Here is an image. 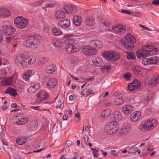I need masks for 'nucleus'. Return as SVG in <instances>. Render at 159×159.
Returning <instances> with one entry per match:
<instances>
[{"instance_id":"nucleus-50","label":"nucleus","mask_w":159,"mask_h":159,"mask_svg":"<svg viewBox=\"0 0 159 159\" xmlns=\"http://www.w3.org/2000/svg\"><path fill=\"white\" fill-rule=\"evenodd\" d=\"M58 102L57 103V108H62L64 107V104L63 102L62 101H61V100L59 99L58 101Z\"/></svg>"},{"instance_id":"nucleus-11","label":"nucleus","mask_w":159,"mask_h":159,"mask_svg":"<svg viewBox=\"0 0 159 159\" xmlns=\"http://www.w3.org/2000/svg\"><path fill=\"white\" fill-rule=\"evenodd\" d=\"M82 50L83 52L86 55H94L97 53V50L95 49L88 46L84 47Z\"/></svg>"},{"instance_id":"nucleus-2","label":"nucleus","mask_w":159,"mask_h":159,"mask_svg":"<svg viewBox=\"0 0 159 159\" xmlns=\"http://www.w3.org/2000/svg\"><path fill=\"white\" fill-rule=\"evenodd\" d=\"M119 128L118 123L114 121L107 123L104 127V130L107 134L112 135L116 133Z\"/></svg>"},{"instance_id":"nucleus-43","label":"nucleus","mask_w":159,"mask_h":159,"mask_svg":"<svg viewBox=\"0 0 159 159\" xmlns=\"http://www.w3.org/2000/svg\"><path fill=\"white\" fill-rule=\"evenodd\" d=\"M11 13L10 11L4 8L2 17H9L11 15Z\"/></svg>"},{"instance_id":"nucleus-58","label":"nucleus","mask_w":159,"mask_h":159,"mask_svg":"<svg viewBox=\"0 0 159 159\" xmlns=\"http://www.w3.org/2000/svg\"><path fill=\"white\" fill-rule=\"evenodd\" d=\"M48 61V59L44 57H42L40 60V62L41 64H43L47 62Z\"/></svg>"},{"instance_id":"nucleus-53","label":"nucleus","mask_w":159,"mask_h":159,"mask_svg":"<svg viewBox=\"0 0 159 159\" xmlns=\"http://www.w3.org/2000/svg\"><path fill=\"white\" fill-rule=\"evenodd\" d=\"M135 85H133L131 84H129L128 86V89L130 91H134L138 89L136 87Z\"/></svg>"},{"instance_id":"nucleus-51","label":"nucleus","mask_w":159,"mask_h":159,"mask_svg":"<svg viewBox=\"0 0 159 159\" xmlns=\"http://www.w3.org/2000/svg\"><path fill=\"white\" fill-rule=\"evenodd\" d=\"M84 138L86 144L89 145L90 147H91L92 146V144L90 143V141L88 136H86L85 137H84Z\"/></svg>"},{"instance_id":"nucleus-16","label":"nucleus","mask_w":159,"mask_h":159,"mask_svg":"<svg viewBox=\"0 0 159 159\" xmlns=\"http://www.w3.org/2000/svg\"><path fill=\"white\" fill-rule=\"evenodd\" d=\"M40 88L39 85L37 84H32L28 89V92L30 93H35Z\"/></svg>"},{"instance_id":"nucleus-26","label":"nucleus","mask_w":159,"mask_h":159,"mask_svg":"<svg viewBox=\"0 0 159 159\" xmlns=\"http://www.w3.org/2000/svg\"><path fill=\"white\" fill-rule=\"evenodd\" d=\"M34 41L35 39L34 37H30L24 42V44L26 47H30L32 44H35V43H34Z\"/></svg>"},{"instance_id":"nucleus-42","label":"nucleus","mask_w":159,"mask_h":159,"mask_svg":"<svg viewBox=\"0 0 159 159\" xmlns=\"http://www.w3.org/2000/svg\"><path fill=\"white\" fill-rule=\"evenodd\" d=\"M24 55L23 54H19L16 57L15 61L17 63H21V62L23 60Z\"/></svg>"},{"instance_id":"nucleus-37","label":"nucleus","mask_w":159,"mask_h":159,"mask_svg":"<svg viewBox=\"0 0 159 159\" xmlns=\"http://www.w3.org/2000/svg\"><path fill=\"white\" fill-rule=\"evenodd\" d=\"M94 66H99L102 63V58L98 57H94Z\"/></svg>"},{"instance_id":"nucleus-32","label":"nucleus","mask_w":159,"mask_h":159,"mask_svg":"<svg viewBox=\"0 0 159 159\" xmlns=\"http://www.w3.org/2000/svg\"><path fill=\"white\" fill-rule=\"evenodd\" d=\"M112 115L116 120L119 121L121 119V114L119 111H115L112 114Z\"/></svg>"},{"instance_id":"nucleus-18","label":"nucleus","mask_w":159,"mask_h":159,"mask_svg":"<svg viewBox=\"0 0 159 159\" xmlns=\"http://www.w3.org/2000/svg\"><path fill=\"white\" fill-rule=\"evenodd\" d=\"M146 47L148 48V56L155 55L157 52V49L153 46L148 45Z\"/></svg>"},{"instance_id":"nucleus-54","label":"nucleus","mask_w":159,"mask_h":159,"mask_svg":"<svg viewBox=\"0 0 159 159\" xmlns=\"http://www.w3.org/2000/svg\"><path fill=\"white\" fill-rule=\"evenodd\" d=\"M54 44L56 46L60 47L62 46V43L61 41L58 40L54 42Z\"/></svg>"},{"instance_id":"nucleus-19","label":"nucleus","mask_w":159,"mask_h":159,"mask_svg":"<svg viewBox=\"0 0 159 159\" xmlns=\"http://www.w3.org/2000/svg\"><path fill=\"white\" fill-rule=\"evenodd\" d=\"M70 25V21L66 20H61L58 22V26L61 28H66L68 27Z\"/></svg>"},{"instance_id":"nucleus-27","label":"nucleus","mask_w":159,"mask_h":159,"mask_svg":"<svg viewBox=\"0 0 159 159\" xmlns=\"http://www.w3.org/2000/svg\"><path fill=\"white\" fill-rule=\"evenodd\" d=\"M6 93L9 94L13 97H15L17 95L16 90L11 87H8L6 90Z\"/></svg>"},{"instance_id":"nucleus-40","label":"nucleus","mask_w":159,"mask_h":159,"mask_svg":"<svg viewBox=\"0 0 159 159\" xmlns=\"http://www.w3.org/2000/svg\"><path fill=\"white\" fill-rule=\"evenodd\" d=\"M93 17L88 16L85 20L86 24L88 26H92L93 24Z\"/></svg>"},{"instance_id":"nucleus-15","label":"nucleus","mask_w":159,"mask_h":159,"mask_svg":"<svg viewBox=\"0 0 159 159\" xmlns=\"http://www.w3.org/2000/svg\"><path fill=\"white\" fill-rule=\"evenodd\" d=\"M112 30L116 33L120 34L124 32L125 30V28L121 25H115L113 26Z\"/></svg>"},{"instance_id":"nucleus-9","label":"nucleus","mask_w":159,"mask_h":159,"mask_svg":"<svg viewBox=\"0 0 159 159\" xmlns=\"http://www.w3.org/2000/svg\"><path fill=\"white\" fill-rule=\"evenodd\" d=\"M132 129L131 124L128 123L123 124L122 128L119 132L120 136H123L130 132Z\"/></svg>"},{"instance_id":"nucleus-49","label":"nucleus","mask_w":159,"mask_h":159,"mask_svg":"<svg viewBox=\"0 0 159 159\" xmlns=\"http://www.w3.org/2000/svg\"><path fill=\"white\" fill-rule=\"evenodd\" d=\"M110 70V67L108 66H104L101 68V70L103 72H107Z\"/></svg>"},{"instance_id":"nucleus-59","label":"nucleus","mask_w":159,"mask_h":159,"mask_svg":"<svg viewBox=\"0 0 159 159\" xmlns=\"http://www.w3.org/2000/svg\"><path fill=\"white\" fill-rule=\"evenodd\" d=\"M103 24L104 25L106 26H109L111 24L110 21L108 20H105L103 23Z\"/></svg>"},{"instance_id":"nucleus-64","label":"nucleus","mask_w":159,"mask_h":159,"mask_svg":"<svg viewBox=\"0 0 159 159\" xmlns=\"http://www.w3.org/2000/svg\"><path fill=\"white\" fill-rule=\"evenodd\" d=\"M4 8H0V17L3 16Z\"/></svg>"},{"instance_id":"nucleus-7","label":"nucleus","mask_w":159,"mask_h":159,"mask_svg":"<svg viewBox=\"0 0 159 159\" xmlns=\"http://www.w3.org/2000/svg\"><path fill=\"white\" fill-rule=\"evenodd\" d=\"M159 62V58L156 56L143 59L142 63L144 65L156 64Z\"/></svg>"},{"instance_id":"nucleus-44","label":"nucleus","mask_w":159,"mask_h":159,"mask_svg":"<svg viewBox=\"0 0 159 159\" xmlns=\"http://www.w3.org/2000/svg\"><path fill=\"white\" fill-rule=\"evenodd\" d=\"M93 93L92 90L89 89H86L83 90L82 92L83 95L86 96L89 95Z\"/></svg>"},{"instance_id":"nucleus-8","label":"nucleus","mask_w":159,"mask_h":159,"mask_svg":"<svg viewBox=\"0 0 159 159\" xmlns=\"http://www.w3.org/2000/svg\"><path fill=\"white\" fill-rule=\"evenodd\" d=\"M16 123L18 125L25 124L30 119L28 117H24V114L21 113L17 114L16 116Z\"/></svg>"},{"instance_id":"nucleus-22","label":"nucleus","mask_w":159,"mask_h":159,"mask_svg":"<svg viewBox=\"0 0 159 159\" xmlns=\"http://www.w3.org/2000/svg\"><path fill=\"white\" fill-rule=\"evenodd\" d=\"M141 115V112L139 111L134 112L131 115L130 120L133 122L136 121L140 117Z\"/></svg>"},{"instance_id":"nucleus-63","label":"nucleus","mask_w":159,"mask_h":159,"mask_svg":"<svg viewBox=\"0 0 159 159\" xmlns=\"http://www.w3.org/2000/svg\"><path fill=\"white\" fill-rule=\"evenodd\" d=\"M152 4L154 5L159 4V0H154L152 2Z\"/></svg>"},{"instance_id":"nucleus-46","label":"nucleus","mask_w":159,"mask_h":159,"mask_svg":"<svg viewBox=\"0 0 159 159\" xmlns=\"http://www.w3.org/2000/svg\"><path fill=\"white\" fill-rule=\"evenodd\" d=\"M127 58L128 59L134 60L136 57L134 54L133 52H127Z\"/></svg>"},{"instance_id":"nucleus-45","label":"nucleus","mask_w":159,"mask_h":159,"mask_svg":"<svg viewBox=\"0 0 159 159\" xmlns=\"http://www.w3.org/2000/svg\"><path fill=\"white\" fill-rule=\"evenodd\" d=\"M7 72L6 70L3 69L0 70V79L5 77L7 75Z\"/></svg>"},{"instance_id":"nucleus-4","label":"nucleus","mask_w":159,"mask_h":159,"mask_svg":"<svg viewBox=\"0 0 159 159\" xmlns=\"http://www.w3.org/2000/svg\"><path fill=\"white\" fill-rule=\"evenodd\" d=\"M36 61V57L30 55L24 57L21 62V65L23 67H27L34 64Z\"/></svg>"},{"instance_id":"nucleus-28","label":"nucleus","mask_w":159,"mask_h":159,"mask_svg":"<svg viewBox=\"0 0 159 159\" xmlns=\"http://www.w3.org/2000/svg\"><path fill=\"white\" fill-rule=\"evenodd\" d=\"M74 9V6L71 5H66L64 7V10L65 12L68 14L71 13Z\"/></svg>"},{"instance_id":"nucleus-38","label":"nucleus","mask_w":159,"mask_h":159,"mask_svg":"<svg viewBox=\"0 0 159 159\" xmlns=\"http://www.w3.org/2000/svg\"><path fill=\"white\" fill-rule=\"evenodd\" d=\"M111 56V61H116L119 59L120 54L117 52L113 51Z\"/></svg>"},{"instance_id":"nucleus-33","label":"nucleus","mask_w":159,"mask_h":159,"mask_svg":"<svg viewBox=\"0 0 159 159\" xmlns=\"http://www.w3.org/2000/svg\"><path fill=\"white\" fill-rule=\"evenodd\" d=\"M150 83L154 85H156L159 83V76L155 75L150 80Z\"/></svg>"},{"instance_id":"nucleus-39","label":"nucleus","mask_w":159,"mask_h":159,"mask_svg":"<svg viewBox=\"0 0 159 159\" xmlns=\"http://www.w3.org/2000/svg\"><path fill=\"white\" fill-rule=\"evenodd\" d=\"M32 71L29 70L26 71L23 75V79L25 81L28 80L30 77Z\"/></svg>"},{"instance_id":"nucleus-20","label":"nucleus","mask_w":159,"mask_h":159,"mask_svg":"<svg viewBox=\"0 0 159 159\" xmlns=\"http://www.w3.org/2000/svg\"><path fill=\"white\" fill-rule=\"evenodd\" d=\"M57 84V80L54 78H52L49 79L47 83V86L48 88H53Z\"/></svg>"},{"instance_id":"nucleus-31","label":"nucleus","mask_w":159,"mask_h":159,"mask_svg":"<svg viewBox=\"0 0 159 159\" xmlns=\"http://www.w3.org/2000/svg\"><path fill=\"white\" fill-rule=\"evenodd\" d=\"M27 138L28 137H20L16 139V142L19 145H22L26 142Z\"/></svg>"},{"instance_id":"nucleus-57","label":"nucleus","mask_w":159,"mask_h":159,"mask_svg":"<svg viewBox=\"0 0 159 159\" xmlns=\"http://www.w3.org/2000/svg\"><path fill=\"white\" fill-rule=\"evenodd\" d=\"M133 16L136 17H140L141 16V14L139 12H131L130 14Z\"/></svg>"},{"instance_id":"nucleus-21","label":"nucleus","mask_w":159,"mask_h":159,"mask_svg":"<svg viewBox=\"0 0 159 159\" xmlns=\"http://www.w3.org/2000/svg\"><path fill=\"white\" fill-rule=\"evenodd\" d=\"M65 49L66 52L68 53H72L77 52V48L75 45H67Z\"/></svg>"},{"instance_id":"nucleus-6","label":"nucleus","mask_w":159,"mask_h":159,"mask_svg":"<svg viewBox=\"0 0 159 159\" xmlns=\"http://www.w3.org/2000/svg\"><path fill=\"white\" fill-rule=\"evenodd\" d=\"M16 31L15 28L12 26L5 25L2 27L0 30V33L4 35H10L12 34Z\"/></svg>"},{"instance_id":"nucleus-52","label":"nucleus","mask_w":159,"mask_h":159,"mask_svg":"<svg viewBox=\"0 0 159 159\" xmlns=\"http://www.w3.org/2000/svg\"><path fill=\"white\" fill-rule=\"evenodd\" d=\"M94 57L89 58L88 61V64L90 66H94Z\"/></svg>"},{"instance_id":"nucleus-60","label":"nucleus","mask_w":159,"mask_h":159,"mask_svg":"<svg viewBox=\"0 0 159 159\" xmlns=\"http://www.w3.org/2000/svg\"><path fill=\"white\" fill-rule=\"evenodd\" d=\"M55 5V4L54 3L47 4H46L45 7L46 8H51L53 7Z\"/></svg>"},{"instance_id":"nucleus-34","label":"nucleus","mask_w":159,"mask_h":159,"mask_svg":"<svg viewBox=\"0 0 159 159\" xmlns=\"http://www.w3.org/2000/svg\"><path fill=\"white\" fill-rule=\"evenodd\" d=\"M113 51H105L104 52L103 56L108 61H111V56L112 55Z\"/></svg>"},{"instance_id":"nucleus-17","label":"nucleus","mask_w":159,"mask_h":159,"mask_svg":"<svg viewBox=\"0 0 159 159\" xmlns=\"http://www.w3.org/2000/svg\"><path fill=\"white\" fill-rule=\"evenodd\" d=\"M91 46L94 47L97 49H100L102 48L103 46L102 42L98 40H94L91 42Z\"/></svg>"},{"instance_id":"nucleus-48","label":"nucleus","mask_w":159,"mask_h":159,"mask_svg":"<svg viewBox=\"0 0 159 159\" xmlns=\"http://www.w3.org/2000/svg\"><path fill=\"white\" fill-rule=\"evenodd\" d=\"M131 84L135 85L137 89H138L141 86V83L140 81L137 80H134Z\"/></svg>"},{"instance_id":"nucleus-36","label":"nucleus","mask_w":159,"mask_h":159,"mask_svg":"<svg viewBox=\"0 0 159 159\" xmlns=\"http://www.w3.org/2000/svg\"><path fill=\"white\" fill-rule=\"evenodd\" d=\"M124 101L122 97H120L115 98L113 101L114 104L117 105H121L124 103Z\"/></svg>"},{"instance_id":"nucleus-3","label":"nucleus","mask_w":159,"mask_h":159,"mask_svg":"<svg viewBox=\"0 0 159 159\" xmlns=\"http://www.w3.org/2000/svg\"><path fill=\"white\" fill-rule=\"evenodd\" d=\"M14 23L17 28L22 29L25 28L28 25L29 21L22 16H19L15 18Z\"/></svg>"},{"instance_id":"nucleus-25","label":"nucleus","mask_w":159,"mask_h":159,"mask_svg":"<svg viewBox=\"0 0 159 159\" xmlns=\"http://www.w3.org/2000/svg\"><path fill=\"white\" fill-rule=\"evenodd\" d=\"M54 16L56 19H63L65 17L64 11L61 10L57 11L55 14Z\"/></svg>"},{"instance_id":"nucleus-47","label":"nucleus","mask_w":159,"mask_h":159,"mask_svg":"<svg viewBox=\"0 0 159 159\" xmlns=\"http://www.w3.org/2000/svg\"><path fill=\"white\" fill-rule=\"evenodd\" d=\"M18 37V35H15L13 36V37L11 36L6 37V40L8 43L10 42L12 40V39H17Z\"/></svg>"},{"instance_id":"nucleus-10","label":"nucleus","mask_w":159,"mask_h":159,"mask_svg":"<svg viewBox=\"0 0 159 159\" xmlns=\"http://www.w3.org/2000/svg\"><path fill=\"white\" fill-rule=\"evenodd\" d=\"M146 46H142L141 48L137 51L136 56L138 58H144L148 56V48Z\"/></svg>"},{"instance_id":"nucleus-29","label":"nucleus","mask_w":159,"mask_h":159,"mask_svg":"<svg viewBox=\"0 0 159 159\" xmlns=\"http://www.w3.org/2000/svg\"><path fill=\"white\" fill-rule=\"evenodd\" d=\"M72 36V35H69L66 36V38H68L67 39L65 40L64 43L65 44H67V45H75L74 43V41L73 39L70 38V37Z\"/></svg>"},{"instance_id":"nucleus-12","label":"nucleus","mask_w":159,"mask_h":159,"mask_svg":"<svg viewBox=\"0 0 159 159\" xmlns=\"http://www.w3.org/2000/svg\"><path fill=\"white\" fill-rule=\"evenodd\" d=\"M49 97L48 93L43 91H41L37 93L36 100L38 102H41L48 99Z\"/></svg>"},{"instance_id":"nucleus-41","label":"nucleus","mask_w":159,"mask_h":159,"mask_svg":"<svg viewBox=\"0 0 159 159\" xmlns=\"http://www.w3.org/2000/svg\"><path fill=\"white\" fill-rule=\"evenodd\" d=\"M111 112V110L107 109L103 111L101 113V115L103 117H107L110 115Z\"/></svg>"},{"instance_id":"nucleus-14","label":"nucleus","mask_w":159,"mask_h":159,"mask_svg":"<svg viewBox=\"0 0 159 159\" xmlns=\"http://www.w3.org/2000/svg\"><path fill=\"white\" fill-rule=\"evenodd\" d=\"M122 112L126 115L130 114L134 110V108L129 105L123 106L121 109Z\"/></svg>"},{"instance_id":"nucleus-61","label":"nucleus","mask_w":159,"mask_h":159,"mask_svg":"<svg viewBox=\"0 0 159 159\" xmlns=\"http://www.w3.org/2000/svg\"><path fill=\"white\" fill-rule=\"evenodd\" d=\"M121 12L122 13L126 14H130L131 13V12L126 10H122L121 11Z\"/></svg>"},{"instance_id":"nucleus-23","label":"nucleus","mask_w":159,"mask_h":159,"mask_svg":"<svg viewBox=\"0 0 159 159\" xmlns=\"http://www.w3.org/2000/svg\"><path fill=\"white\" fill-rule=\"evenodd\" d=\"M143 68L138 66H134L132 68V70L134 74L136 76L141 75L143 73Z\"/></svg>"},{"instance_id":"nucleus-35","label":"nucleus","mask_w":159,"mask_h":159,"mask_svg":"<svg viewBox=\"0 0 159 159\" xmlns=\"http://www.w3.org/2000/svg\"><path fill=\"white\" fill-rule=\"evenodd\" d=\"M52 33L53 35L56 36L60 35L63 34V33L61 30L57 27L53 28Z\"/></svg>"},{"instance_id":"nucleus-5","label":"nucleus","mask_w":159,"mask_h":159,"mask_svg":"<svg viewBox=\"0 0 159 159\" xmlns=\"http://www.w3.org/2000/svg\"><path fill=\"white\" fill-rule=\"evenodd\" d=\"M125 39L128 44H131L127 45L126 43L125 42L124 44V47L127 49H131L134 46L133 44L136 42V40L133 35L130 34H127L125 37Z\"/></svg>"},{"instance_id":"nucleus-24","label":"nucleus","mask_w":159,"mask_h":159,"mask_svg":"<svg viewBox=\"0 0 159 159\" xmlns=\"http://www.w3.org/2000/svg\"><path fill=\"white\" fill-rule=\"evenodd\" d=\"M13 78H8L1 81V84L2 86H5L11 84L13 82Z\"/></svg>"},{"instance_id":"nucleus-1","label":"nucleus","mask_w":159,"mask_h":159,"mask_svg":"<svg viewBox=\"0 0 159 159\" xmlns=\"http://www.w3.org/2000/svg\"><path fill=\"white\" fill-rule=\"evenodd\" d=\"M158 124L157 121L156 119H148L142 122L139 128L141 131H148L155 128Z\"/></svg>"},{"instance_id":"nucleus-56","label":"nucleus","mask_w":159,"mask_h":159,"mask_svg":"<svg viewBox=\"0 0 159 159\" xmlns=\"http://www.w3.org/2000/svg\"><path fill=\"white\" fill-rule=\"evenodd\" d=\"M131 75L129 73H127L124 75V78L127 80H129L131 78Z\"/></svg>"},{"instance_id":"nucleus-13","label":"nucleus","mask_w":159,"mask_h":159,"mask_svg":"<svg viewBox=\"0 0 159 159\" xmlns=\"http://www.w3.org/2000/svg\"><path fill=\"white\" fill-rule=\"evenodd\" d=\"M56 70L57 67L55 65L51 64L46 67L45 72L47 74L52 75L54 74Z\"/></svg>"},{"instance_id":"nucleus-55","label":"nucleus","mask_w":159,"mask_h":159,"mask_svg":"<svg viewBox=\"0 0 159 159\" xmlns=\"http://www.w3.org/2000/svg\"><path fill=\"white\" fill-rule=\"evenodd\" d=\"M138 151V149L137 148L135 147H133L129 150V152L130 153H134Z\"/></svg>"},{"instance_id":"nucleus-30","label":"nucleus","mask_w":159,"mask_h":159,"mask_svg":"<svg viewBox=\"0 0 159 159\" xmlns=\"http://www.w3.org/2000/svg\"><path fill=\"white\" fill-rule=\"evenodd\" d=\"M74 24L76 26H79L81 24L82 19L80 16H75L73 18Z\"/></svg>"},{"instance_id":"nucleus-62","label":"nucleus","mask_w":159,"mask_h":159,"mask_svg":"<svg viewBox=\"0 0 159 159\" xmlns=\"http://www.w3.org/2000/svg\"><path fill=\"white\" fill-rule=\"evenodd\" d=\"M75 98V96L74 95H70L69 97V99L71 101L74 100Z\"/></svg>"}]
</instances>
